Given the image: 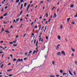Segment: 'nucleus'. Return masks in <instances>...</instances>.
I'll list each match as a JSON object with an SVG mask.
<instances>
[{
	"label": "nucleus",
	"instance_id": "1",
	"mask_svg": "<svg viewBox=\"0 0 77 77\" xmlns=\"http://www.w3.org/2000/svg\"><path fill=\"white\" fill-rule=\"evenodd\" d=\"M60 46V44H58L57 46V47L56 48V49L57 50H59V47Z\"/></svg>",
	"mask_w": 77,
	"mask_h": 77
},
{
	"label": "nucleus",
	"instance_id": "2",
	"mask_svg": "<svg viewBox=\"0 0 77 77\" xmlns=\"http://www.w3.org/2000/svg\"><path fill=\"white\" fill-rule=\"evenodd\" d=\"M23 59H21V60L19 59H18V60H17V62H18V61H19V62H21L23 61Z\"/></svg>",
	"mask_w": 77,
	"mask_h": 77
},
{
	"label": "nucleus",
	"instance_id": "3",
	"mask_svg": "<svg viewBox=\"0 0 77 77\" xmlns=\"http://www.w3.org/2000/svg\"><path fill=\"white\" fill-rule=\"evenodd\" d=\"M48 51L47 52L46 55L45 56V58L46 59L47 58V56H48Z\"/></svg>",
	"mask_w": 77,
	"mask_h": 77
},
{
	"label": "nucleus",
	"instance_id": "4",
	"mask_svg": "<svg viewBox=\"0 0 77 77\" xmlns=\"http://www.w3.org/2000/svg\"><path fill=\"white\" fill-rule=\"evenodd\" d=\"M57 54L58 55V56H61V54H60V52L59 51L58 52Z\"/></svg>",
	"mask_w": 77,
	"mask_h": 77
},
{
	"label": "nucleus",
	"instance_id": "5",
	"mask_svg": "<svg viewBox=\"0 0 77 77\" xmlns=\"http://www.w3.org/2000/svg\"><path fill=\"white\" fill-rule=\"evenodd\" d=\"M61 53L62 54H63L64 55V56H65V51H62L61 52Z\"/></svg>",
	"mask_w": 77,
	"mask_h": 77
},
{
	"label": "nucleus",
	"instance_id": "6",
	"mask_svg": "<svg viewBox=\"0 0 77 77\" xmlns=\"http://www.w3.org/2000/svg\"><path fill=\"white\" fill-rule=\"evenodd\" d=\"M69 74H70V75H72V73H71V72L69 70Z\"/></svg>",
	"mask_w": 77,
	"mask_h": 77
},
{
	"label": "nucleus",
	"instance_id": "7",
	"mask_svg": "<svg viewBox=\"0 0 77 77\" xmlns=\"http://www.w3.org/2000/svg\"><path fill=\"white\" fill-rule=\"evenodd\" d=\"M20 20V18H19L16 19V22H18Z\"/></svg>",
	"mask_w": 77,
	"mask_h": 77
},
{
	"label": "nucleus",
	"instance_id": "8",
	"mask_svg": "<svg viewBox=\"0 0 77 77\" xmlns=\"http://www.w3.org/2000/svg\"><path fill=\"white\" fill-rule=\"evenodd\" d=\"M71 50H72V51H73V52H74V51H75V49L72 48H71Z\"/></svg>",
	"mask_w": 77,
	"mask_h": 77
},
{
	"label": "nucleus",
	"instance_id": "9",
	"mask_svg": "<svg viewBox=\"0 0 77 77\" xmlns=\"http://www.w3.org/2000/svg\"><path fill=\"white\" fill-rule=\"evenodd\" d=\"M52 63L53 65H54L55 63V61H54L52 62Z\"/></svg>",
	"mask_w": 77,
	"mask_h": 77
},
{
	"label": "nucleus",
	"instance_id": "10",
	"mask_svg": "<svg viewBox=\"0 0 77 77\" xmlns=\"http://www.w3.org/2000/svg\"><path fill=\"white\" fill-rule=\"evenodd\" d=\"M60 35H58V39H60Z\"/></svg>",
	"mask_w": 77,
	"mask_h": 77
},
{
	"label": "nucleus",
	"instance_id": "11",
	"mask_svg": "<svg viewBox=\"0 0 77 77\" xmlns=\"http://www.w3.org/2000/svg\"><path fill=\"white\" fill-rule=\"evenodd\" d=\"M47 26H46L45 27V29L44 31V32H45V30H46V29H47Z\"/></svg>",
	"mask_w": 77,
	"mask_h": 77
},
{
	"label": "nucleus",
	"instance_id": "12",
	"mask_svg": "<svg viewBox=\"0 0 77 77\" xmlns=\"http://www.w3.org/2000/svg\"><path fill=\"white\" fill-rule=\"evenodd\" d=\"M56 14L55 13L53 18H56Z\"/></svg>",
	"mask_w": 77,
	"mask_h": 77
},
{
	"label": "nucleus",
	"instance_id": "13",
	"mask_svg": "<svg viewBox=\"0 0 77 77\" xmlns=\"http://www.w3.org/2000/svg\"><path fill=\"white\" fill-rule=\"evenodd\" d=\"M12 69H11L10 70H7V71L8 72H10V71H12Z\"/></svg>",
	"mask_w": 77,
	"mask_h": 77
},
{
	"label": "nucleus",
	"instance_id": "14",
	"mask_svg": "<svg viewBox=\"0 0 77 77\" xmlns=\"http://www.w3.org/2000/svg\"><path fill=\"white\" fill-rule=\"evenodd\" d=\"M20 1V0H17L16 1V3H18Z\"/></svg>",
	"mask_w": 77,
	"mask_h": 77
},
{
	"label": "nucleus",
	"instance_id": "15",
	"mask_svg": "<svg viewBox=\"0 0 77 77\" xmlns=\"http://www.w3.org/2000/svg\"><path fill=\"white\" fill-rule=\"evenodd\" d=\"M38 41H37L36 43V46L37 47V45H38Z\"/></svg>",
	"mask_w": 77,
	"mask_h": 77
},
{
	"label": "nucleus",
	"instance_id": "16",
	"mask_svg": "<svg viewBox=\"0 0 77 77\" xmlns=\"http://www.w3.org/2000/svg\"><path fill=\"white\" fill-rule=\"evenodd\" d=\"M22 13H23V11H21L20 12V15H21V14H22Z\"/></svg>",
	"mask_w": 77,
	"mask_h": 77
},
{
	"label": "nucleus",
	"instance_id": "17",
	"mask_svg": "<svg viewBox=\"0 0 77 77\" xmlns=\"http://www.w3.org/2000/svg\"><path fill=\"white\" fill-rule=\"evenodd\" d=\"M71 24H73V25L74 24H75L74 22H72L71 23Z\"/></svg>",
	"mask_w": 77,
	"mask_h": 77
},
{
	"label": "nucleus",
	"instance_id": "18",
	"mask_svg": "<svg viewBox=\"0 0 77 77\" xmlns=\"http://www.w3.org/2000/svg\"><path fill=\"white\" fill-rule=\"evenodd\" d=\"M73 7H74V5H72L71 6L70 8H73Z\"/></svg>",
	"mask_w": 77,
	"mask_h": 77
},
{
	"label": "nucleus",
	"instance_id": "19",
	"mask_svg": "<svg viewBox=\"0 0 77 77\" xmlns=\"http://www.w3.org/2000/svg\"><path fill=\"white\" fill-rule=\"evenodd\" d=\"M27 5V4H26V3H25L24 4V6H25V7H26V5Z\"/></svg>",
	"mask_w": 77,
	"mask_h": 77
},
{
	"label": "nucleus",
	"instance_id": "20",
	"mask_svg": "<svg viewBox=\"0 0 77 77\" xmlns=\"http://www.w3.org/2000/svg\"><path fill=\"white\" fill-rule=\"evenodd\" d=\"M50 77H55V76H54V75H51Z\"/></svg>",
	"mask_w": 77,
	"mask_h": 77
},
{
	"label": "nucleus",
	"instance_id": "21",
	"mask_svg": "<svg viewBox=\"0 0 77 77\" xmlns=\"http://www.w3.org/2000/svg\"><path fill=\"white\" fill-rule=\"evenodd\" d=\"M45 15H46V17H48V13H47V14H46Z\"/></svg>",
	"mask_w": 77,
	"mask_h": 77
},
{
	"label": "nucleus",
	"instance_id": "22",
	"mask_svg": "<svg viewBox=\"0 0 77 77\" xmlns=\"http://www.w3.org/2000/svg\"><path fill=\"white\" fill-rule=\"evenodd\" d=\"M35 52H36V51H34L32 53V54H34L35 53Z\"/></svg>",
	"mask_w": 77,
	"mask_h": 77
},
{
	"label": "nucleus",
	"instance_id": "23",
	"mask_svg": "<svg viewBox=\"0 0 77 77\" xmlns=\"http://www.w3.org/2000/svg\"><path fill=\"white\" fill-rule=\"evenodd\" d=\"M67 75V73H64L63 74V75Z\"/></svg>",
	"mask_w": 77,
	"mask_h": 77
},
{
	"label": "nucleus",
	"instance_id": "24",
	"mask_svg": "<svg viewBox=\"0 0 77 77\" xmlns=\"http://www.w3.org/2000/svg\"><path fill=\"white\" fill-rule=\"evenodd\" d=\"M8 15V13H6L4 15V16H6V15Z\"/></svg>",
	"mask_w": 77,
	"mask_h": 77
},
{
	"label": "nucleus",
	"instance_id": "25",
	"mask_svg": "<svg viewBox=\"0 0 77 77\" xmlns=\"http://www.w3.org/2000/svg\"><path fill=\"white\" fill-rule=\"evenodd\" d=\"M0 19L1 20H2V19H3V16H2V17H1L0 18Z\"/></svg>",
	"mask_w": 77,
	"mask_h": 77
},
{
	"label": "nucleus",
	"instance_id": "26",
	"mask_svg": "<svg viewBox=\"0 0 77 77\" xmlns=\"http://www.w3.org/2000/svg\"><path fill=\"white\" fill-rule=\"evenodd\" d=\"M56 8L55 7H54L52 9V11H53L55 8Z\"/></svg>",
	"mask_w": 77,
	"mask_h": 77
},
{
	"label": "nucleus",
	"instance_id": "27",
	"mask_svg": "<svg viewBox=\"0 0 77 77\" xmlns=\"http://www.w3.org/2000/svg\"><path fill=\"white\" fill-rule=\"evenodd\" d=\"M70 19V18H69L67 19V21L68 22L69 21V20Z\"/></svg>",
	"mask_w": 77,
	"mask_h": 77
},
{
	"label": "nucleus",
	"instance_id": "28",
	"mask_svg": "<svg viewBox=\"0 0 77 77\" xmlns=\"http://www.w3.org/2000/svg\"><path fill=\"white\" fill-rule=\"evenodd\" d=\"M12 75H8V76H9V77H12Z\"/></svg>",
	"mask_w": 77,
	"mask_h": 77
},
{
	"label": "nucleus",
	"instance_id": "29",
	"mask_svg": "<svg viewBox=\"0 0 77 77\" xmlns=\"http://www.w3.org/2000/svg\"><path fill=\"white\" fill-rule=\"evenodd\" d=\"M5 32L6 33H9V30L6 31Z\"/></svg>",
	"mask_w": 77,
	"mask_h": 77
},
{
	"label": "nucleus",
	"instance_id": "30",
	"mask_svg": "<svg viewBox=\"0 0 77 77\" xmlns=\"http://www.w3.org/2000/svg\"><path fill=\"white\" fill-rule=\"evenodd\" d=\"M32 53V51H30L29 52V54H30V53Z\"/></svg>",
	"mask_w": 77,
	"mask_h": 77
},
{
	"label": "nucleus",
	"instance_id": "31",
	"mask_svg": "<svg viewBox=\"0 0 77 77\" xmlns=\"http://www.w3.org/2000/svg\"><path fill=\"white\" fill-rule=\"evenodd\" d=\"M17 60V59H14L13 60V61H16V60Z\"/></svg>",
	"mask_w": 77,
	"mask_h": 77
},
{
	"label": "nucleus",
	"instance_id": "32",
	"mask_svg": "<svg viewBox=\"0 0 77 77\" xmlns=\"http://www.w3.org/2000/svg\"><path fill=\"white\" fill-rule=\"evenodd\" d=\"M26 59H27V58H24V60H25Z\"/></svg>",
	"mask_w": 77,
	"mask_h": 77
},
{
	"label": "nucleus",
	"instance_id": "33",
	"mask_svg": "<svg viewBox=\"0 0 77 77\" xmlns=\"http://www.w3.org/2000/svg\"><path fill=\"white\" fill-rule=\"evenodd\" d=\"M60 72H61V73H62V72H63V71L62 70H60Z\"/></svg>",
	"mask_w": 77,
	"mask_h": 77
},
{
	"label": "nucleus",
	"instance_id": "34",
	"mask_svg": "<svg viewBox=\"0 0 77 77\" xmlns=\"http://www.w3.org/2000/svg\"><path fill=\"white\" fill-rule=\"evenodd\" d=\"M3 66H4V65L2 64V66H0L1 68H2V67H3Z\"/></svg>",
	"mask_w": 77,
	"mask_h": 77
},
{
	"label": "nucleus",
	"instance_id": "35",
	"mask_svg": "<svg viewBox=\"0 0 77 77\" xmlns=\"http://www.w3.org/2000/svg\"><path fill=\"white\" fill-rule=\"evenodd\" d=\"M60 28L61 29H62V28H63V26H62V25H61Z\"/></svg>",
	"mask_w": 77,
	"mask_h": 77
},
{
	"label": "nucleus",
	"instance_id": "36",
	"mask_svg": "<svg viewBox=\"0 0 77 77\" xmlns=\"http://www.w3.org/2000/svg\"><path fill=\"white\" fill-rule=\"evenodd\" d=\"M13 46L16 47V46H17V45L13 44Z\"/></svg>",
	"mask_w": 77,
	"mask_h": 77
},
{
	"label": "nucleus",
	"instance_id": "37",
	"mask_svg": "<svg viewBox=\"0 0 77 77\" xmlns=\"http://www.w3.org/2000/svg\"><path fill=\"white\" fill-rule=\"evenodd\" d=\"M14 22L15 23H17V22H15V20H14Z\"/></svg>",
	"mask_w": 77,
	"mask_h": 77
},
{
	"label": "nucleus",
	"instance_id": "38",
	"mask_svg": "<svg viewBox=\"0 0 77 77\" xmlns=\"http://www.w3.org/2000/svg\"><path fill=\"white\" fill-rule=\"evenodd\" d=\"M59 8H58L57 9V12H59Z\"/></svg>",
	"mask_w": 77,
	"mask_h": 77
},
{
	"label": "nucleus",
	"instance_id": "39",
	"mask_svg": "<svg viewBox=\"0 0 77 77\" xmlns=\"http://www.w3.org/2000/svg\"><path fill=\"white\" fill-rule=\"evenodd\" d=\"M56 76H57V77H59V75H56Z\"/></svg>",
	"mask_w": 77,
	"mask_h": 77
},
{
	"label": "nucleus",
	"instance_id": "40",
	"mask_svg": "<svg viewBox=\"0 0 77 77\" xmlns=\"http://www.w3.org/2000/svg\"><path fill=\"white\" fill-rule=\"evenodd\" d=\"M36 40H35L34 41V44H35L36 43Z\"/></svg>",
	"mask_w": 77,
	"mask_h": 77
},
{
	"label": "nucleus",
	"instance_id": "41",
	"mask_svg": "<svg viewBox=\"0 0 77 77\" xmlns=\"http://www.w3.org/2000/svg\"><path fill=\"white\" fill-rule=\"evenodd\" d=\"M72 56L73 57H74V54H72Z\"/></svg>",
	"mask_w": 77,
	"mask_h": 77
},
{
	"label": "nucleus",
	"instance_id": "42",
	"mask_svg": "<svg viewBox=\"0 0 77 77\" xmlns=\"http://www.w3.org/2000/svg\"><path fill=\"white\" fill-rule=\"evenodd\" d=\"M20 1L21 3H22V2H24V1H23V0H20Z\"/></svg>",
	"mask_w": 77,
	"mask_h": 77
},
{
	"label": "nucleus",
	"instance_id": "43",
	"mask_svg": "<svg viewBox=\"0 0 77 77\" xmlns=\"http://www.w3.org/2000/svg\"><path fill=\"white\" fill-rule=\"evenodd\" d=\"M75 17H77V13L76 14V16H74Z\"/></svg>",
	"mask_w": 77,
	"mask_h": 77
},
{
	"label": "nucleus",
	"instance_id": "44",
	"mask_svg": "<svg viewBox=\"0 0 77 77\" xmlns=\"http://www.w3.org/2000/svg\"><path fill=\"white\" fill-rule=\"evenodd\" d=\"M74 74H75V75L76 74V73L75 72V71L74 72Z\"/></svg>",
	"mask_w": 77,
	"mask_h": 77
},
{
	"label": "nucleus",
	"instance_id": "45",
	"mask_svg": "<svg viewBox=\"0 0 77 77\" xmlns=\"http://www.w3.org/2000/svg\"><path fill=\"white\" fill-rule=\"evenodd\" d=\"M19 36L18 35H17V36H16V38H17Z\"/></svg>",
	"mask_w": 77,
	"mask_h": 77
},
{
	"label": "nucleus",
	"instance_id": "46",
	"mask_svg": "<svg viewBox=\"0 0 77 77\" xmlns=\"http://www.w3.org/2000/svg\"><path fill=\"white\" fill-rule=\"evenodd\" d=\"M10 56L11 57H13V55H10Z\"/></svg>",
	"mask_w": 77,
	"mask_h": 77
},
{
	"label": "nucleus",
	"instance_id": "47",
	"mask_svg": "<svg viewBox=\"0 0 77 77\" xmlns=\"http://www.w3.org/2000/svg\"><path fill=\"white\" fill-rule=\"evenodd\" d=\"M3 10H4V8H3L2 9V10L1 11V12H2L3 11Z\"/></svg>",
	"mask_w": 77,
	"mask_h": 77
},
{
	"label": "nucleus",
	"instance_id": "48",
	"mask_svg": "<svg viewBox=\"0 0 77 77\" xmlns=\"http://www.w3.org/2000/svg\"><path fill=\"white\" fill-rule=\"evenodd\" d=\"M8 8V6H7V7H5V9H7Z\"/></svg>",
	"mask_w": 77,
	"mask_h": 77
},
{
	"label": "nucleus",
	"instance_id": "49",
	"mask_svg": "<svg viewBox=\"0 0 77 77\" xmlns=\"http://www.w3.org/2000/svg\"><path fill=\"white\" fill-rule=\"evenodd\" d=\"M17 42V41H14L13 42V43H14V44H15Z\"/></svg>",
	"mask_w": 77,
	"mask_h": 77
},
{
	"label": "nucleus",
	"instance_id": "50",
	"mask_svg": "<svg viewBox=\"0 0 77 77\" xmlns=\"http://www.w3.org/2000/svg\"><path fill=\"white\" fill-rule=\"evenodd\" d=\"M46 39H48V36H46Z\"/></svg>",
	"mask_w": 77,
	"mask_h": 77
},
{
	"label": "nucleus",
	"instance_id": "51",
	"mask_svg": "<svg viewBox=\"0 0 77 77\" xmlns=\"http://www.w3.org/2000/svg\"><path fill=\"white\" fill-rule=\"evenodd\" d=\"M3 53V52L1 51L0 52V54H2V53Z\"/></svg>",
	"mask_w": 77,
	"mask_h": 77
},
{
	"label": "nucleus",
	"instance_id": "52",
	"mask_svg": "<svg viewBox=\"0 0 77 77\" xmlns=\"http://www.w3.org/2000/svg\"><path fill=\"white\" fill-rule=\"evenodd\" d=\"M11 65V63H9L8 64V65Z\"/></svg>",
	"mask_w": 77,
	"mask_h": 77
},
{
	"label": "nucleus",
	"instance_id": "53",
	"mask_svg": "<svg viewBox=\"0 0 77 77\" xmlns=\"http://www.w3.org/2000/svg\"><path fill=\"white\" fill-rule=\"evenodd\" d=\"M1 43H4V42H3V41H1Z\"/></svg>",
	"mask_w": 77,
	"mask_h": 77
},
{
	"label": "nucleus",
	"instance_id": "54",
	"mask_svg": "<svg viewBox=\"0 0 77 77\" xmlns=\"http://www.w3.org/2000/svg\"><path fill=\"white\" fill-rule=\"evenodd\" d=\"M35 28H38V26H36L35 27Z\"/></svg>",
	"mask_w": 77,
	"mask_h": 77
},
{
	"label": "nucleus",
	"instance_id": "55",
	"mask_svg": "<svg viewBox=\"0 0 77 77\" xmlns=\"http://www.w3.org/2000/svg\"><path fill=\"white\" fill-rule=\"evenodd\" d=\"M10 28H13V26H11Z\"/></svg>",
	"mask_w": 77,
	"mask_h": 77
},
{
	"label": "nucleus",
	"instance_id": "56",
	"mask_svg": "<svg viewBox=\"0 0 77 77\" xmlns=\"http://www.w3.org/2000/svg\"><path fill=\"white\" fill-rule=\"evenodd\" d=\"M43 1H42L41 2H40L41 3V4H42V3H43Z\"/></svg>",
	"mask_w": 77,
	"mask_h": 77
},
{
	"label": "nucleus",
	"instance_id": "57",
	"mask_svg": "<svg viewBox=\"0 0 77 77\" xmlns=\"http://www.w3.org/2000/svg\"><path fill=\"white\" fill-rule=\"evenodd\" d=\"M30 5H29L28 7V8H29V7H30Z\"/></svg>",
	"mask_w": 77,
	"mask_h": 77
},
{
	"label": "nucleus",
	"instance_id": "58",
	"mask_svg": "<svg viewBox=\"0 0 77 77\" xmlns=\"http://www.w3.org/2000/svg\"><path fill=\"white\" fill-rule=\"evenodd\" d=\"M10 44H13V42H11L10 43Z\"/></svg>",
	"mask_w": 77,
	"mask_h": 77
},
{
	"label": "nucleus",
	"instance_id": "59",
	"mask_svg": "<svg viewBox=\"0 0 77 77\" xmlns=\"http://www.w3.org/2000/svg\"><path fill=\"white\" fill-rule=\"evenodd\" d=\"M2 31H4V29L3 28L2 29Z\"/></svg>",
	"mask_w": 77,
	"mask_h": 77
},
{
	"label": "nucleus",
	"instance_id": "60",
	"mask_svg": "<svg viewBox=\"0 0 77 77\" xmlns=\"http://www.w3.org/2000/svg\"><path fill=\"white\" fill-rule=\"evenodd\" d=\"M42 18V17H40V18H39V19H41V18Z\"/></svg>",
	"mask_w": 77,
	"mask_h": 77
},
{
	"label": "nucleus",
	"instance_id": "61",
	"mask_svg": "<svg viewBox=\"0 0 77 77\" xmlns=\"http://www.w3.org/2000/svg\"><path fill=\"white\" fill-rule=\"evenodd\" d=\"M47 23H48V21H47L45 22V24H47Z\"/></svg>",
	"mask_w": 77,
	"mask_h": 77
},
{
	"label": "nucleus",
	"instance_id": "62",
	"mask_svg": "<svg viewBox=\"0 0 77 77\" xmlns=\"http://www.w3.org/2000/svg\"><path fill=\"white\" fill-rule=\"evenodd\" d=\"M23 5L22 4L21 5V7H23Z\"/></svg>",
	"mask_w": 77,
	"mask_h": 77
},
{
	"label": "nucleus",
	"instance_id": "63",
	"mask_svg": "<svg viewBox=\"0 0 77 77\" xmlns=\"http://www.w3.org/2000/svg\"><path fill=\"white\" fill-rule=\"evenodd\" d=\"M22 20H23V19H21L20 20V21H22Z\"/></svg>",
	"mask_w": 77,
	"mask_h": 77
},
{
	"label": "nucleus",
	"instance_id": "64",
	"mask_svg": "<svg viewBox=\"0 0 77 77\" xmlns=\"http://www.w3.org/2000/svg\"><path fill=\"white\" fill-rule=\"evenodd\" d=\"M29 14H27V15H26V17H28L29 16Z\"/></svg>",
	"mask_w": 77,
	"mask_h": 77
}]
</instances>
